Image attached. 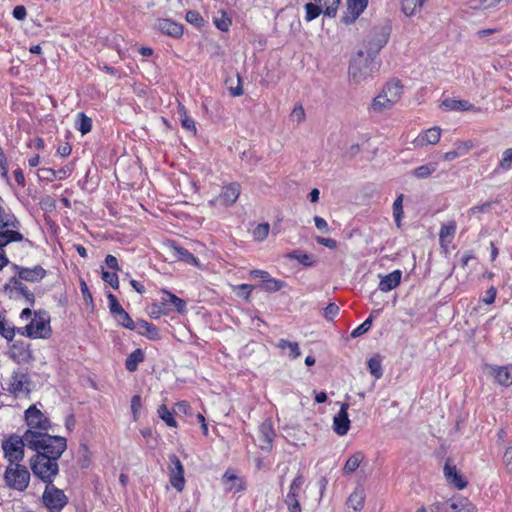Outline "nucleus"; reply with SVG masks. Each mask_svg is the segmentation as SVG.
<instances>
[{
	"instance_id": "09e8293b",
	"label": "nucleus",
	"mask_w": 512,
	"mask_h": 512,
	"mask_svg": "<svg viewBox=\"0 0 512 512\" xmlns=\"http://www.w3.org/2000/svg\"><path fill=\"white\" fill-rule=\"evenodd\" d=\"M368 368L371 373L376 379H379L383 375L381 361L378 358H370L368 361Z\"/></svg>"
},
{
	"instance_id": "f03ea898",
	"label": "nucleus",
	"mask_w": 512,
	"mask_h": 512,
	"mask_svg": "<svg viewBox=\"0 0 512 512\" xmlns=\"http://www.w3.org/2000/svg\"><path fill=\"white\" fill-rule=\"evenodd\" d=\"M390 36V28H375L364 40L365 51L359 50L349 66L351 79L359 83L371 76L377 70L374 58L387 44Z\"/></svg>"
},
{
	"instance_id": "c03bdc74",
	"label": "nucleus",
	"mask_w": 512,
	"mask_h": 512,
	"mask_svg": "<svg viewBox=\"0 0 512 512\" xmlns=\"http://www.w3.org/2000/svg\"><path fill=\"white\" fill-rule=\"evenodd\" d=\"M117 272L118 271L115 270L107 271L104 268H102L103 281L116 290L119 288V278Z\"/></svg>"
},
{
	"instance_id": "393cba45",
	"label": "nucleus",
	"mask_w": 512,
	"mask_h": 512,
	"mask_svg": "<svg viewBox=\"0 0 512 512\" xmlns=\"http://www.w3.org/2000/svg\"><path fill=\"white\" fill-rule=\"evenodd\" d=\"M16 269L18 270V275L20 279L30 282H37L45 276V270L40 266H36L31 269L19 268L18 266H16Z\"/></svg>"
},
{
	"instance_id": "6e6d98bb",
	"label": "nucleus",
	"mask_w": 512,
	"mask_h": 512,
	"mask_svg": "<svg viewBox=\"0 0 512 512\" xmlns=\"http://www.w3.org/2000/svg\"><path fill=\"white\" fill-rule=\"evenodd\" d=\"M499 167L503 170H509L512 167V148L503 151Z\"/></svg>"
},
{
	"instance_id": "7ed1b4c3",
	"label": "nucleus",
	"mask_w": 512,
	"mask_h": 512,
	"mask_svg": "<svg viewBox=\"0 0 512 512\" xmlns=\"http://www.w3.org/2000/svg\"><path fill=\"white\" fill-rule=\"evenodd\" d=\"M62 451L48 450V453H46L37 450L36 455L30 461L31 470L34 475L50 484L58 473L57 460L61 456Z\"/></svg>"
},
{
	"instance_id": "e433bc0d",
	"label": "nucleus",
	"mask_w": 512,
	"mask_h": 512,
	"mask_svg": "<svg viewBox=\"0 0 512 512\" xmlns=\"http://www.w3.org/2000/svg\"><path fill=\"white\" fill-rule=\"evenodd\" d=\"M364 456L361 452L354 453L347 461L344 466V472L345 473H352L354 472L363 461Z\"/></svg>"
},
{
	"instance_id": "8fccbe9b",
	"label": "nucleus",
	"mask_w": 512,
	"mask_h": 512,
	"mask_svg": "<svg viewBox=\"0 0 512 512\" xmlns=\"http://www.w3.org/2000/svg\"><path fill=\"white\" fill-rule=\"evenodd\" d=\"M0 334L7 340L11 341L15 336V329L8 325L6 320L0 314Z\"/></svg>"
},
{
	"instance_id": "052dcab7",
	"label": "nucleus",
	"mask_w": 512,
	"mask_h": 512,
	"mask_svg": "<svg viewBox=\"0 0 512 512\" xmlns=\"http://www.w3.org/2000/svg\"><path fill=\"white\" fill-rule=\"evenodd\" d=\"M174 411L176 413H182L184 415H190L191 414V405L186 400L178 401L174 405Z\"/></svg>"
},
{
	"instance_id": "79ce46f5",
	"label": "nucleus",
	"mask_w": 512,
	"mask_h": 512,
	"mask_svg": "<svg viewBox=\"0 0 512 512\" xmlns=\"http://www.w3.org/2000/svg\"><path fill=\"white\" fill-rule=\"evenodd\" d=\"M121 37L118 34L111 33L109 36L102 38L103 45L116 50L118 54H120L121 50Z\"/></svg>"
},
{
	"instance_id": "864d4df0",
	"label": "nucleus",
	"mask_w": 512,
	"mask_h": 512,
	"mask_svg": "<svg viewBox=\"0 0 512 512\" xmlns=\"http://www.w3.org/2000/svg\"><path fill=\"white\" fill-rule=\"evenodd\" d=\"M4 456L10 464H18L24 458V450H4Z\"/></svg>"
},
{
	"instance_id": "9b49d317",
	"label": "nucleus",
	"mask_w": 512,
	"mask_h": 512,
	"mask_svg": "<svg viewBox=\"0 0 512 512\" xmlns=\"http://www.w3.org/2000/svg\"><path fill=\"white\" fill-rule=\"evenodd\" d=\"M169 460L170 464L168 469L170 475V483L175 489H177V491H182L185 483L183 466L179 458L175 455H171Z\"/></svg>"
},
{
	"instance_id": "6e6552de",
	"label": "nucleus",
	"mask_w": 512,
	"mask_h": 512,
	"mask_svg": "<svg viewBox=\"0 0 512 512\" xmlns=\"http://www.w3.org/2000/svg\"><path fill=\"white\" fill-rule=\"evenodd\" d=\"M43 502L50 511H59L67 504V497L62 490L53 485H47Z\"/></svg>"
},
{
	"instance_id": "20e7f679",
	"label": "nucleus",
	"mask_w": 512,
	"mask_h": 512,
	"mask_svg": "<svg viewBox=\"0 0 512 512\" xmlns=\"http://www.w3.org/2000/svg\"><path fill=\"white\" fill-rule=\"evenodd\" d=\"M403 88L401 81L398 79L388 81L381 93L373 99L371 104L372 109L376 112L391 109L402 98Z\"/></svg>"
},
{
	"instance_id": "dca6fc26",
	"label": "nucleus",
	"mask_w": 512,
	"mask_h": 512,
	"mask_svg": "<svg viewBox=\"0 0 512 512\" xmlns=\"http://www.w3.org/2000/svg\"><path fill=\"white\" fill-rule=\"evenodd\" d=\"M491 368V375L494 377L495 382L502 387H510L512 385V366L493 365Z\"/></svg>"
},
{
	"instance_id": "412c9836",
	"label": "nucleus",
	"mask_w": 512,
	"mask_h": 512,
	"mask_svg": "<svg viewBox=\"0 0 512 512\" xmlns=\"http://www.w3.org/2000/svg\"><path fill=\"white\" fill-rule=\"evenodd\" d=\"M441 129L437 126L431 127L424 132L420 133L416 138L415 142L417 145H435L440 141Z\"/></svg>"
},
{
	"instance_id": "7c9ffc66",
	"label": "nucleus",
	"mask_w": 512,
	"mask_h": 512,
	"mask_svg": "<svg viewBox=\"0 0 512 512\" xmlns=\"http://www.w3.org/2000/svg\"><path fill=\"white\" fill-rule=\"evenodd\" d=\"M157 414H158L159 418L162 421H164L168 427H171V428L178 427V424L174 418L173 412L170 411L169 408L165 404H162L158 407Z\"/></svg>"
},
{
	"instance_id": "603ef678",
	"label": "nucleus",
	"mask_w": 512,
	"mask_h": 512,
	"mask_svg": "<svg viewBox=\"0 0 512 512\" xmlns=\"http://www.w3.org/2000/svg\"><path fill=\"white\" fill-rule=\"evenodd\" d=\"M289 512H302L299 498L294 497L292 493H288L284 500Z\"/></svg>"
},
{
	"instance_id": "ea45409f",
	"label": "nucleus",
	"mask_w": 512,
	"mask_h": 512,
	"mask_svg": "<svg viewBox=\"0 0 512 512\" xmlns=\"http://www.w3.org/2000/svg\"><path fill=\"white\" fill-rule=\"evenodd\" d=\"M80 291L84 299V304L86 308L93 312L94 310V303H93V296L86 284V282L83 279H80Z\"/></svg>"
},
{
	"instance_id": "9d476101",
	"label": "nucleus",
	"mask_w": 512,
	"mask_h": 512,
	"mask_svg": "<svg viewBox=\"0 0 512 512\" xmlns=\"http://www.w3.org/2000/svg\"><path fill=\"white\" fill-rule=\"evenodd\" d=\"M25 332L31 338H45L50 333L49 318L36 315L30 324L25 327Z\"/></svg>"
},
{
	"instance_id": "6ab92c4d",
	"label": "nucleus",
	"mask_w": 512,
	"mask_h": 512,
	"mask_svg": "<svg viewBox=\"0 0 512 512\" xmlns=\"http://www.w3.org/2000/svg\"><path fill=\"white\" fill-rule=\"evenodd\" d=\"M223 483L227 485V491L240 492L245 490L246 483L233 469H228L223 475Z\"/></svg>"
},
{
	"instance_id": "e2e57ef3",
	"label": "nucleus",
	"mask_w": 512,
	"mask_h": 512,
	"mask_svg": "<svg viewBox=\"0 0 512 512\" xmlns=\"http://www.w3.org/2000/svg\"><path fill=\"white\" fill-rule=\"evenodd\" d=\"M501 0H479L477 4L472 5L473 9H482L486 10L489 8H493L500 3Z\"/></svg>"
},
{
	"instance_id": "39448f33",
	"label": "nucleus",
	"mask_w": 512,
	"mask_h": 512,
	"mask_svg": "<svg viewBox=\"0 0 512 512\" xmlns=\"http://www.w3.org/2000/svg\"><path fill=\"white\" fill-rule=\"evenodd\" d=\"M4 479L6 484L18 491H24L30 481V473L25 466L9 464L6 468Z\"/></svg>"
},
{
	"instance_id": "2eb2a0df",
	"label": "nucleus",
	"mask_w": 512,
	"mask_h": 512,
	"mask_svg": "<svg viewBox=\"0 0 512 512\" xmlns=\"http://www.w3.org/2000/svg\"><path fill=\"white\" fill-rule=\"evenodd\" d=\"M23 235L17 231L6 230L0 232V270L8 264V258L5 255L3 248L13 241H21Z\"/></svg>"
},
{
	"instance_id": "0eeeda50",
	"label": "nucleus",
	"mask_w": 512,
	"mask_h": 512,
	"mask_svg": "<svg viewBox=\"0 0 512 512\" xmlns=\"http://www.w3.org/2000/svg\"><path fill=\"white\" fill-rule=\"evenodd\" d=\"M161 293V301L153 305L152 314H169L170 309L168 308V305H173L178 313L183 314L186 312V303L183 299L179 298L178 296H176L175 294L171 293L166 289H162Z\"/></svg>"
},
{
	"instance_id": "473e14b6",
	"label": "nucleus",
	"mask_w": 512,
	"mask_h": 512,
	"mask_svg": "<svg viewBox=\"0 0 512 512\" xmlns=\"http://www.w3.org/2000/svg\"><path fill=\"white\" fill-rule=\"evenodd\" d=\"M118 322L119 325L122 327L129 329V330H135L136 325L133 321V319L130 317V315L124 310L121 309L119 312L115 313L113 315Z\"/></svg>"
},
{
	"instance_id": "0e129e2a",
	"label": "nucleus",
	"mask_w": 512,
	"mask_h": 512,
	"mask_svg": "<svg viewBox=\"0 0 512 512\" xmlns=\"http://www.w3.org/2000/svg\"><path fill=\"white\" fill-rule=\"evenodd\" d=\"M291 118L298 123H301L305 120V111L302 105H296L291 112Z\"/></svg>"
},
{
	"instance_id": "423d86ee",
	"label": "nucleus",
	"mask_w": 512,
	"mask_h": 512,
	"mask_svg": "<svg viewBox=\"0 0 512 512\" xmlns=\"http://www.w3.org/2000/svg\"><path fill=\"white\" fill-rule=\"evenodd\" d=\"M241 193V186L238 182H230L221 188L218 196L208 201L210 207H230L234 205Z\"/></svg>"
},
{
	"instance_id": "cd10ccee",
	"label": "nucleus",
	"mask_w": 512,
	"mask_h": 512,
	"mask_svg": "<svg viewBox=\"0 0 512 512\" xmlns=\"http://www.w3.org/2000/svg\"><path fill=\"white\" fill-rule=\"evenodd\" d=\"M145 359L144 352L141 349L134 350L125 360V368L129 372H135L138 365Z\"/></svg>"
},
{
	"instance_id": "aec40b11",
	"label": "nucleus",
	"mask_w": 512,
	"mask_h": 512,
	"mask_svg": "<svg viewBox=\"0 0 512 512\" xmlns=\"http://www.w3.org/2000/svg\"><path fill=\"white\" fill-rule=\"evenodd\" d=\"M402 272L397 269L383 276L379 282L378 288L382 292H389L397 288L401 283Z\"/></svg>"
},
{
	"instance_id": "49530a36",
	"label": "nucleus",
	"mask_w": 512,
	"mask_h": 512,
	"mask_svg": "<svg viewBox=\"0 0 512 512\" xmlns=\"http://www.w3.org/2000/svg\"><path fill=\"white\" fill-rule=\"evenodd\" d=\"M174 256L189 264L196 262V257L184 247H174Z\"/></svg>"
},
{
	"instance_id": "bb28decb",
	"label": "nucleus",
	"mask_w": 512,
	"mask_h": 512,
	"mask_svg": "<svg viewBox=\"0 0 512 512\" xmlns=\"http://www.w3.org/2000/svg\"><path fill=\"white\" fill-rule=\"evenodd\" d=\"M139 333L146 336L151 340H158L160 338L159 329L151 322L146 320H139L137 322Z\"/></svg>"
},
{
	"instance_id": "bf43d9fd",
	"label": "nucleus",
	"mask_w": 512,
	"mask_h": 512,
	"mask_svg": "<svg viewBox=\"0 0 512 512\" xmlns=\"http://www.w3.org/2000/svg\"><path fill=\"white\" fill-rule=\"evenodd\" d=\"M253 289L254 286L250 284H239L235 287V290H238V295L243 297L247 301L249 300Z\"/></svg>"
},
{
	"instance_id": "69168bd1",
	"label": "nucleus",
	"mask_w": 512,
	"mask_h": 512,
	"mask_svg": "<svg viewBox=\"0 0 512 512\" xmlns=\"http://www.w3.org/2000/svg\"><path fill=\"white\" fill-rule=\"evenodd\" d=\"M39 177L44 180L53 181L57 177V172L50 168L39 169Z\"/></svg>"
},
{
	"instance_id": "4d7b16f0",
	"label": "nucleus",
	"mask_w": 512,
	"mask_h": 512,
	"mask_svg": "<svg viewBox=\"0 0 512 512\" xmlns=\"http://www.w3.org/2000/svg\"><path fill=\"white\" fill-rule=\"evenodd\" d=\"M107 299H108V308L112 315H114L115 313H117L121 309H123V307L119 303L117 297L113 293L109 292L107 294Z\"/></svg>"
},
{
	"instance_id": "13d9d810",
	"label": "nucleus",
	"mask_w": 512,
	"mask_h": 512,
	"mask_svg": "<svg viewBox=\"0 0 512 512\" xmlns=\"http://www.w3.org/2000/svg\"><path fill=\"white\" fill-rule=\"evenodd\" d=\"M339 306L335 303H329L324 308V317L328 320H333L339 314Z\"/></svg>"
},
{
	"instance_id": "338daca9",
	"label": "nucleus",
	"mask_w": 512,
	"mask_h": 512,
	"mask_svg": "<svg viewBox=\"0 0 512 512\" xmlns=\"http://www.w3.org/2000/svg\"><path fill=\"white\" fill-rule=\"evenodd\" d=\"M496 296H497V289L494 286H491L486 291V295L482 299V302L486 305H491L495 302Z\"/></svg>"
},
{
	"instance_id": "de8ad7c7",
	"label": "nucleus",
	"mask_w": 512,
	"mask_h": 512,
	"mask_svg": "<svg viewBox=\"0 0 512 512\" xmlns=\"http://www.w3.org/2000/svg\"><path fill=\"white\" fill-rule=\"evenodd\" d=\"M305 478L302 474H298L292 481L288 493H292L294 497L299 498Z\"/></svg>"
},
{
	"instance_id": "4468645a",
	"label": "nucleus",
	"mask_w": 512,
	"mask_h": 512,
	"mask_svg": "<svg viewBox=\"0 0 512 512\" xmlns=\"http://www.w3.org/2000/svg\"><path fill=\"white\" fill-rule=\"evenodd\" d=\"M9 391L15 396H27L30 393L28 376L24 373H15L10 380Z\"/></svg>"
},
{
	"instance_id": "4c0bfd02",
	"label": "nucleus",
	"mask_w": 512,
	"mask_h": 512,
	"mask_svg": "<svg viewBox=\"0 0 512 512\" xmlns=\"http://www.w3.org/2000/svg\"><path fill=\"white\" fill-rule=\"evenodd\" d=\"M277 347L284 350L286 348L289 349V352H290V357L292 359H296L300 356L301 352H300V348H299V345L297 342H291V341H288V340H285V339H280L278 344H277Z\"/></svg>"
},
{
	"instance_id": "f8f14e48",
	"label": "nucleus",
	"mask_w": 512,
	"mask_h": 512,
	"mask_svg": "<svg viewBox=\"0 0 512 512\" xmlns=\"http://www.w3.org/2000/svg\"><path fill=\"white\" fill-rule=\"evenodd\" d=\"M457 230V223L455 220H450L447 223L441 224L439 230V245L444 253L449 251Z\"/></svg>"
},
{
	"instance_id": "f704fd0d",
	"label": "nucleus",
	"mask_w": 512,
	"mask_h": 512,
	"mask_svg": "<svg viewBox=\"0 0 512 512\" xmlns=\"http://www.w3.org/2000/svg\"><path fill=\"white\" fill-rule=\"evenodd\" d=\"M178 113L181 116V125L184 129L196 133V126L194 120L187 115L184 105H179Z\"/></svg>"
},
{
	"instance_id": "a211bd4d",
	"label": "nucleus",
	"mask_w": 512,
	"mask_h": 512,
	"mask_svg": "<svg viewBox=\"0 0 512 512\" xmlns=\"http://www.w3.org/2000/svg\"><path fill=\"white\" fill-rule=\"evenodd\" d=\"M157 28L162 34L173 38H180L183 35V25L171 19H159Z\"/></svg>"
},
{
	"instance_id": "774afa93",
	"label": "nucleus",
	"mask_w": 512,
	"mask_h": 512,
	"mask_svg": "<svg viewBox=\"0 0 512 512\" xmlns=\"http://www.w3.org/2000/svg\"><path fill=\"white\" fill-rule=\"evenodd\" d=\"M316 242L324 247H327L329 249H336L337 248V241L332 238H325L318 236L316 238Z\"/></svg>"
},
{
	"instance_id": "2f4dec72",
	"label": "nucleus",
	"mask_w": 512,
	"mask_h": 512,
	"mask_svg": "<svg viewBox=\"0 0 512 512\" xmlns=\"http://www.w3.org/2000/svg\"><path fill=\"white\" fill-rule=\"evenodd\" d=\"M426 0H402V11L406 16H412L421 10Z\"/></svg>"
},
{
	"instance_id": "5fc2aeb1",
	"label": "nucleus",
	"mask_w": 512,
	"mask_h": 512,
	"mask_svg": "<svg viewBox=\"0 0 512 512\" xmlns=\"http://www.w3.org/2000/svg\"><path fill=\"white\" fill-rule=\"evenodd\" d=\"M142 408V398L140 395H134L131 399V412L133 416V420L137 421L139 419L140 410Z\"/></svg>"
},
{
	"instance_id": "72a5a7b5",
	"label": "nucleus",
	"mask_w": 512,
	"mask_h": 512,
	"mask_svg": "<svg viewBox=\"0 0 512 512\" xmlns=\"http://www.w3.org/2000/svg\"><path fill=\"white\" fill-rule=\"evenodd\" d=\"M285 286L286 283L284 281L271 276L261 283V287L267 292H277Z\"/></svg>"
},
{
	"instance_id": "c85d7f7f",
	"label": "nucleus",
	"mask_w": 512,
	"mask_h": 512,
	"mask_svg": "<svg viewBox=\"0 0 512 512\" xmlns=\"http://www.w3.org/2000/svg\"><path fill=\"white\" fill-rule=\"evenodd\" d=\"M287 258L297 260L299 263L306 267H311L316 262L312 255L306 253L301 249L293 250L287 255Z\"/></svg>"
},
{
	"instance_id": "a878e982",
	"label": "nucleus",
	"mask_w": 512,
	"mask_h": 512,
	"mask_svg": "<svg viewBox=\"0 0 512 512\" xmlns=\"http://www.w3.org/2000/svg\"><path fill=\"white\" fill-rule=\"evenodd\" d=\"M27 290V287L16 278H11L10 281L4 286V291L9 295L10 298L23 296Z\"/></svg>"
},
{
	"instance_id": "4be33fe9",
	"label": "nucleus",
	"mask_w": 512,
	"mask_h": 512,
	"mask_svg": "<svg viewBox=\"0 0 512 512\" xmlns=\"http://www.w3.org/2000/svg\"><path fill=\"white\" fill-rule=\"evenodd\" d=\"M347 409V404H343L337 416L334 417V430L339 435H345L350 427Z\"/></svg>"
},
{
	"instance_id": "c756f323",
	"label": "nucleus",
	"mask_w": 512,
	"mask_h": 512,
	"mask_svg": "<svg viewBox=\"0 0 512 512\" xmlns=\"http://www.w3.org/2000/svg\"><path fill=\"white\" fill-rule=\"evenodd\" d=\"M305 16L304 19L306 22H310L318 18L321 13L324 14V6L313 2H309L305 4Z\"/></svg>"
},
{
	"instance_id": "c9c22d12",
	"label": "nucleus",
	"mask_w": 512,
	"mask_h": 512,
	"mask_svg": "<svg viewBox=\"0 0 512 512\" xmlns=\"http://www.w3.org/2000/svg\"><path fill=\"white\" fill-rule=\"evenodd\" d=\"M403 199H404V195L400 194L395 199V201L393 203V217H394V220H395V223H396L397 227L401 226V221H402L403 214H404V211H403Z\"/></svg>"
},
{
	"instance_id": "ddd939ff",
	"label": "nucleus",
	"mask_w": 512,
	"mask_h": 512,
	"mask_svg": "<svg viewBox=\"0 0 512 512\" xmlns=\"http://www.w3.org/2000/svg\"><path fill=\"white\" fill-rule=\"evenodd\" d=\"M444 476L449 484L455 486L459 490H462L467 486V481L464 479L463 475L458 472L456 465L450 458L445 462Z\"/></svg>"
},
{
	"instance_id": "a19ab883",
	"label": "nucleus",
	"mask_w": 512,
	"mask_h": 512,
	"mask_svg": "<svg viewBox=\"0 0 512 512\" xmlns=\"http://www.w3.org/2000/svg\"><path fill=\"white\" fill-rule=\"evenodd\" d=\"M269 231L270 225L268 223L258 224L252 231L253 239L262 242L268 237Z\"/></svg>"
},
{
	"instance_id": "a18cd8bd",
	"label": "nucleus",
	"mask_w": 512,
	"mask_h": 512,
	"mask_svg": "<svg viewBox=\"0 0 512 512\" xmlns=\"http://www.w3.org/2000/svg\"><path fill=\"white\" fill-rule=\"evenodd\" d=\"M77 129L82 133L86 134L91 131L92 119L87 117L84 113H79L76 121Z\"/></svg>"
},
{
	"instance_id": "5701e85b",
	"label": "nucleus",
	"mask_w": 512,
	"mask_h": 512,
	"mask_svg": "<svg viewBox=\"0 0 512 512\" xmlns=\"http://www.w3.org/2000/svg\"><path fill=\"white\" fill-rule=\"evenodd\" d=\"M365 498L364 488L360 486L356 487L348 497L346 505L348 508H352L353 512H360L364 507Z\"/></svg>"
},
{
	"instance_id": "37998d69",
	"label": "nucleus",
	"mask_w": 512,
	"mask_h": 512,
	"mask_svg": "<svg viewBox=\"0 0 512 512\" xmlns=\"http://www.w3.org/2000/svg\"><path fill=\"white\" fill-rule=\"evenodd\" d=\"M436 171V165L433 163L421 165L413 170V175L417 178L423 179L429 177Z\"/></svg>"
},
{
	"instance_id": "58836bf2",
	"label": "nucleus",
	"mask_w": 512,
	"mask_h": 512,
	"mask_svg": "<svg viewBox=\"0 0 512 512\" xmlns=\"http://www.w3.org/2000/svg\"><path fill=\"white\" fill-rule=\"evenodd\" d=\"M213 23L220 31L227 32L232 25V20L225 11H221L219 17H214Z\"/></svg>"
},
{
	"instance_id": "680f3d73",
	"label": "nucleus",
	"mask_w": 512,
	"mask_h": 512,
	"mask_svg": "<svg viewBox=\"0 0 512 512\" xmlns=\"http://www.w3.org/2000/svg\"><path fill=\"white\" fill-rule=\"evenodd\" d=\"M474 147V143L472 140L461 141L456 143V151L459 152V155H465Z\"/></svg>"
},
{
	"instance_id": "f257e3e1",
	"label": "nucleus",
	"mask_w": 512,
	"mask_h": 512,
	"mask_svg": "<svg viewBox=\"0 0 512 512\" xmlns=\"http://www.w3.org/2000/svg\"><path fill=\"white\" fill-rule=\"evenodd\" d=\"M25 420L29 429L22 436L14 434L4 439L2 448H66L64 437L46 432L51 423L35 405L25 411Z\"/></svg>"
},
{
	"instance_id": "1a4fd4ad",
	"label": "nucleus",
	"mask_w": 512,
	"mask_h": 512,
	"mask_svg": "<svg viewBox=\"0 0 512 512\" xmlns=\"http://www.w3.org/2000/svg\"><path fill=\"white\" fill-rule=\"evenodd\" d=\"M369 0H346V10L341 16V23L350 25L356 22L368 6Z\"/></svg>"
},
{
	"instance_id": "3c124183",
	"label": "nucleus",
	"mask_w": 512,
	"mask_h": 512,
	"mask_svg": "<svg viewBox=\"0 0 512 512\" xmlns=\"http://www.w3.org/2000/svg\"><path fill=\"white\" fill-rule=\"evenodd\" d=\"M372 321H373V315L371 314L362 324H360L357 328H355L352 331L351 336L355 338V337H359V336L365 334L366 332H368L371 328Z\"/></svg>"
},
{
	"instance_id": "f3484780",
	"label": "nucleus",
	"mask_w": 512,
	"mask_h": 512,
	"mask_svg": "<svg viewBox=\"0 0 512 512\" xmlns=\"http://www.w3.org/2000/svg\"><path fill=\"white\" fill-rule=\"evenodd\" d=\"M441 107L445 111H473L480 112V107H476L467 100H457L455 98H446L442 101Z\"/></svg>"
},
{
	"instance_id": "b1692460",
	"label": "nucleus",
	"mask_w": 512,
	"mask_h": 512,
	"mask_svg": "<svg viewBox=\"0 0 512 512\" xmlns=\"http://www.w3.org/2000/svg\"><path fill=\"white\" fill-rule=\"evenodd\" d=\"M450 503L451 512H477V507L466 497H453Z\"/></svg>"
}]
</instances>
